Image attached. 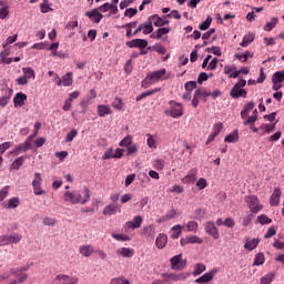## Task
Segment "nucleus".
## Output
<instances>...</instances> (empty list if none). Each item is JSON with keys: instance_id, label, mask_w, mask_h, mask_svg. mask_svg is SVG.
Instances as JSON below:
<instances>
[{"instance_id": "obj_56", "label": "nucleus", "mask_w": 284, "mask_h": 284, "mask_svg": "<svg viewBox=\"0 0 284 284\" xmlns=\"http://www.w3.org/2000/svg\"><path fill=\"white\" fill-rule=\"evenodd\" d=\"M250 57L252 58L253 54L248 51H246L244 54H235V58L239 59V61H243V63H245Z\"/></svg>"}, {"instance_id": "obj_9", "label": "nucleus", "mask_w": 284, "mask_h": 284, "mask_svg": "<svg viewBox=\"0 0 284 284\" xmlns=\"http://www.w3.org/2000/svg\"><path fill=\"white\" fill-rule=\"evenodd\" d=\"M10 272H11V274H16L18 276V278H13L12 281H10L9 284H21L28 280V274H26V272H23L22 267H20L19 270L17 267H12L10 270Z\"/></svg>"}, {"instance_id": "obj_38", "label": "nucleus", "mask_w": 284, "mask_h": 284, "mask_svg": "<svg viewBox=\"0 0 284 284\" xmlns=\"http://www.w3.org/2000/svg\"><path fill=\"white\" fill-rule=\"evenodd\" d=\"M205 270L206 265H204V263H195L193 276H199L200 274H202V272H205Z\"/></svg>"}, {"instance_id": "obj_36", "label": "nucleus", "mask_w": 284, "mask_h": 284, "mask_svg": "<svg viewBox=\"0 0 284 284\" xmlns=\"http://www.w3.org/2000/svg\"><path fill=\"white\" fill-rule=\"evenodd\" d=\"M254 39V34H245V37H243L241 48H247L248 45H251V43H253Z\"/></svg>"}, {"instance_id": "obj_21", "label": "nucleus", "mask_w": 284, "mask_h": 284, "mask_svg": "<svg viewBox=\"0 0 284 284\" xmlns=\"http://www.w3.org/2000/svg\"><path fill=\"white\" fill-rule=\"evenodd\" d=\"M28 97L23 92H18L13 98L14 108H22L26 104Z\"/></svg>"}, {"instance_id": "obj_12", "label": "nucleus", "mask_w": 284, "mask_h": 284, "mask_svg": "<svg viewBox=\"0 0 284 284\" xmlns=\"http://www.w3.org/2000/svg\"><path fill=\"white\" fill-rule=\"evenodd\" d=\"M216 272H219V270L214 267L210 272H205V274H202V276H199V278H195V282L207 284L210 281H212V278H214Z\"/></svg>"}, {"instance_id": "obj_58", "label": "nucleus", "mask_w": 284, "mask_h": 284, "mask_svg": "<svg viewBox=\"0 0 284 284\" xmlns=\"http://www.w3.org/2000/svg\"><path fill=\"white\" fill-rule=\"evenodd\" d=\"M113 108L115 110H123V101L122 99H120L119 97L114 99L113 103H112Z\"/></svg>"}, {"instance_id": "obj_43", "label": "nucleus", "mask_w": 284, "mask_h": 284, "mask_svg": "<svg viewBox=\"0 0 284 284\" xmlns=\"http://www.w3.org/2000/svg\"><path fill=\"white\" fill-rule=\"evenodd\" d=\"M19 205H20L19 196H13L12 199H9V203L7 207H9L10 210H14L16 207H19Z\"/></svg>"}, {"instance_id": "obj_53", "label": "nucleus", "mask_w": 284, "mask_h": 284, "mask_svg": "<svg viewBox=\"0 0 284 284\" xmlns=\"http://www.w3.org/2000/svg\"><path fill=\"white\" fill-rule=\"evenodd\" d=\"M196 88H197L196 81H187V83H185V90H189L190 97H192V92H193V90H195Z\"/></svg>"}, {"instance_id": "obj_57", "label": "nucleus", "mask_w": 284, "mask_h": 284, "mask_svg": "<svg viewBox=\"0 0 284 284\" xmlns=\"http://www.w3.org/2000/svg\"><path fill=\"white\" fill-rule=\"evenodd\" d=\"M222 130H223V123H215L213 125L214 139H216V136H219V134H221Z\"/></svg>"}, {"instance_id": "obj_54", "label": "nucleus", "mask_w": 284, "mask_h": 284, "mask_svg": "<svg viewBox=\"0 0 284 284\" xmlns=\"http://www.w3.org/2000/svg\"><path fill=\"white\" fill-rule=\"evenodd\" d=\"M75 136H78V130H71L65 136V142L71 143Z\"/></svg>"}, {"instance_id": "obj_51", "label": "nucleus", "mask_w": 284, "mask_h": 284, "mask_svg": "<svg viewBox=\"0 0 284 284\" xmlns=\"http://www.w3.org/2000/svg\"><path fill=\"white\" fill-rule=\"evenodd\" d=\"M257 221L262 225L272 223V219H270V216H267V214H260V216H257Z\"/></svg>"}, {"instance_id": "obj_62", "label": "nucleus", "mask_w": 284, "mask_h": 284, "mask_svg": "<svg viewBox=\"0 0 284 284\" xmlns=\"http://www.w3.org/2000/svg\"><path fill=\"white\" fill-rule=\"evenodd\" d=\"M32 142H33V136L32 134L28 136L24 141V152H28V150H31L32 148Z\"/></svg>"}, {"instance_id": "obj_32", "label": "nucleus", "mask_w": 284, "mask_h": 284, "mask_svg": "<svg viewBox=\"0 0 284 284\" xmlns=\"http://www.w3.org/2000/svg\"><path fill=\"white\" fill-rule=\"evenodd\" d=\"M98 114L99 116H106L108 114H112V109L110 105H98Z\"/></svg>"}, {"instance_id": "obj_29", "label": "nucleus", "mask_w": 284, "mask_h": 284, "mask_svg": "<svg viewBox=\"0 0 284 284\" xmlns=\"http://www.w3.org/2000/svg\"><path fill=\"white\" fill-rule=\"evenodd\" d=\"M170 32H171L170 28L160 27L156 33L151 34V39L161 40L162 37H164L165 34H170Z\"/></svg>"}, {"instance_id": "obj_28", "label": "nucleus", "mask_w": 284, "mask_h": 284, "mask_svg": "<svg viewBox=\"0 0 284 284\" xmlns=\"http://www.w3.org/2000/svg\"><path fill=\"white\" fill-rule=\"evenodd\" d=\"M153 20L155 28H164V26H169L170 23V20H164V18H161V16H158V13H154Z\"/></svg>"}, {"instance_id": "obj_3", "label": "nucleus", "mask_w": 284, "mask_h": 284, "mask_svg": "<svg viewBox=\"0 0 284 284\" xmlns=\"http://www.w3.org/2000/svg\"><path fill=\"white\" fill-rule=\"evenodd\" d=\"M189 274L185 272H180L178 273H169L164 272L162 274L163 278H155V281L152 282V284H166L170 283L171 281H183L184 278H187Z\"/></svg>"}, {"instance_id": "obj_35", "label": "nucleus", "mask_w": 284, "mask_h": 284, "mask_svg": "<svg viewBox=\"0 0 284 284\" xmlns=\"http://www.w3.org/2000/svg\"><path fill=\"white\" fill-rule=\"evenodd\" d=\"M258 243H260V239H252L250 241H246L244 247H245V250L252 251L257 247Z\"/></svg>"}, {"instance_id": "obj_25", "label": "nucleus", "mask_w": 284, "mask_h": 284, "mask_svg": "<svg viewBox=\"0 0 284 284\" xmlns=\"http://www.w3.org/2000/svg\"><path fill=\"white\" fill-rule=\"evenodd\" d=\"M281 196H282V190H280V187H275V190L273 191V194L270 199V204L271 205H280Z\"/></svg>"}, {"instance_id": "obj_34", "label": "nucleus", "mask_w": 284, "mask_h": 284, "mask_svg": "<svg viewBox=\"0 0 284 284\" xmlns=\"http://www.w3.org/2000/svg\"><path fill=\"white\" fill-rule=\"evenodd\" d=\"M171 237L172 239H179L183 232V227L182 225H173V227L171 229Z\"/></svg>"}, {"instance_id": "obj_8", "label": "nucleus", "mask_w": 284, "mask_h": 284, "mask_svg": "<svg viewBox=\"0 0 284 284\" xmlns=\"http://www.w3.org/2000/svg\"><path fill=\"white\" fill-rule=\"evenodd\" d=\"M172 270H183L186 266V261L183 260V254H175L170 258Z\"/></svg>"}, {"instance_id": "obj_17", "label": "nucleus", "mask_w": 284, "mask_h": 284, "mask_svg": "<svg viewBox=\"0 0 284 284\" xmlns=\"http://www.w3.org/2000/svg\"><path fill=\"white\" fill-rule=\"evenodd\" d=\"M85 17L94 21V23H100L103 19V13L99 9H92L91 11H85Z\"/></svg>"}, {"instance_id": "obj_33", "label": "nucleus", "mask_w": 284, "mask_h": 284, "mask_svg": "<svg viewBox=\"0 0 284 284\" xmlns=\"http://www.w3.org/2000/svg\"><path fill=\"white\" fill-rule=\"evenodd\" d=\"M278 23V18H276V16H274L271 19V22H266V26L264 27L265 32H272V30H274V28H276Z\"/></svg>"}, {"instance_id": "obj_48", "label": "nucleus", "mask_w": 284, "mask_h": 284, "mask_svg": "<svg viewBox=\"0 0 284 284\" xmlns=\"http://www.w3.org/2000/svg\"><path fill=\"white\" fill-rule=\"evenodd\" d=\"M143 234H145L146 236H154L155 234L154 225H144Z\"/></svg>"}, {"instance_id": "obj_5", "label": "nucleus", "mask_w": 284, "mask_h": 284, "mask_svg": "<svg viewBox=\"0 0 284 284\" xmlns=\"http://www.w3.org/2000/svg\"><path fill=\"white\" fill-rule=\"evenodd\" d=\"M245 202L247 203L248 209L251 210V214H253V219L254 214H257V212H261V210H263V205L255 195L245 196Z\"/></svg>"}, {"instance_id": "obj_2", "label": "nucleus", "mask_w": 284, "mask_h": 284, "mask_svg": "<svg viewBox=\"0 0 284 284\" xmlns=\"http://www.w3.org/2000/svg\"><path fill=\"white\" fill-rule=\"evenodd\" d=\"M165 74V68L156 70L155 72H150V74L145 77L144 81H142V88H150L153 82L164 81L166 79Z\"/></svg>"}, {"instance_id": "obj_11", "label": "nucleus", "mask_w": 284, "mask_h": 284, "mask_svg": "<svg viewBox=\"0 0 284 284\" xmlns=\"http://www.w3.org/2000/svg\"><path fill=\"white\" fill-rule=\"evenodd\" d=\"M204 230L210 236H213V239H220L221 234L219 232V227H216L214 221H206L204 224Z\"/></svg>"}, {"instance_id": "obj_42", "label": "nucleus", "mask_w": 284, "mask_h": 284, "mask_svg": "<svg viewBox=\"0 0 284 284\" xmlns=\"http://www.w3.org/2000/svg\"><path fill=\"white\" fill-rule=\"evenodd\" d=\"M148 50H153L154 52H158V54H166V48H164V45L161 43H155V45L148 48Z\"/></svg>"}, {"instance_id": "obj_27", "label": "nucleus", "mask_w": 284, "mask_h": 284, "mask_svg": "<svg viewBox=\"0 0 284 284\" xmlns=\"http://www.w3.org/2000/svg\"><path fill=\"white\" fill-rule=\"evenodd\" d=\"M176 216H179L178 210H169L166 214L159 219V223H164L165 221H170L171 219H176Z\"/></svg>"}, {"instance_id": "obj_44", "label": "nucleus", "mask_w": 284, "mask_h": 284, "mask_svg": "<svg viewBox=\"0 0 284 284\" xmlns=\"http://www.w3.org/2000/svg\"><path fill=\"white\" fill-rule=\"evenodd\" d=\"M26 159H27V156H18V159H16V161H13L11 168L13 170H19L21 168V165H23Z\"/></svg>"}, {"instance_id": "obj_52", "label": "nucleus", "mask_w": 284, "mask_h": 284, "mask_svg": "<svg viewBox=\"0 0 284 284\" xmlns=\"http://www.w3.org/2000/svg\"><path fill=\"white\" fill-rule=\"evenodd\" d=\"M110 284H130V281L123 276H118L116 278H111Z\"/></svg>"}, {"instance_id": "obj_31", "label": "nucleus", "mask_w": 284, "mask_h": 284, "mask_svg": "<svg viewBox=\"0 0 284 284\" xmlns=\"http://www.w3.org/2000/svg\"><path fill=\"white\" fill-rule=\"evenodd\" d=\"M156 92H161V88H155L154 90H146V92H142L139 97H136L135 101H142V99H146V97H152L156 94Z\"/></svg>"}, {"instance_id": "obj_63", "label": "nucleus", "mask_w": 284, "mask_h": 284, "mask_svg": "<svg viewBox=\"0 0 284 284\" xmlns=\"http://www.w3.org/2000/svg\"><path fill=\"white\" fill-rule=\"evenodd\" d=\"M11 243V234H3L0 240V245H10Z\"/></svg>"}, {"instance_id": "obj_15", "label": "nucleus", "mask_w": 284, "mask_h": 284, "mask_svg": "<svg viewBox=\"0 0 284 284\" xmlns=\"http://www.w3.org/2000/svg\"><path fill=\"white\" fill-rule=\"evenodd\" d=\"M153 23H155L153 16H149L146 22H142L143 34H151V39H152V32L154 30Z\"/></svg>"}, {"instance_id": "obj_55", "label": "nucleus", "mask_w": 284, "mask_h": 284, "mask_svg": "<svg viewBox=\"0 0 284 284\" xmlns=\"http://www.w3.org/2000/svg\"><path fill=\"white\" fill-rule=\"evenodd\" d=\"M148 139H146V144L149 148L151 149H155L156 148V141L154 139V136L152 134H146Z\"/></svg>"}, {"instance_id": "obj_23", "label": "nucleus", "mask_w": 284, "mask_h": 284, "mask_svg": "<svg viewBox=\"0 0 284 284\" xmlns=\"http://www.w3.org/2000/svg\"><path fill=\"white\" fill-rule=\"evenodd\" d=\"M224 74H227L230 79H239L240 72L236 70V65H225Z\"/></svg>"}, {"instance_id": "obj_22", "label": "nucleus", "mask_w": 284, "mask_h": 284, "mask_svg": "<svg viewBox=\"0 0 284 284\" xmlns=\"http://www.w3.org/2000/svg\"><path fill=\"white\" fill-rule=\"evenodd\" d=\"M10 50L8 48H3L2 52H0V63L10 65L13 62V59H10Z\"/></svg>"}, {"instance_id": "obj_47", "label": "nucleus", "mask_w": 284, "mask_h": 284, "mask_svg": "<svg viewBox=\"0 0 284 284\" xmlns=\"http://www.w3.org/2000/svg\"><path fill=\"white\" fill-rule=\"evenodd\" d=\"M21 152H26V141L23 143H19V145H17L14 150L11 151V154L18 156V154H20Z\"/></svg>"}, {"instance_id": "obj_64", "label": "nucleus", "mask_w": 284, "mask_h": 284, "mask_svg": "<svg viewBox=\"0 0 284 284\" xmlns=\"http://www.w3.org/2000/svg\"><path fill=\"white\" fill-rule=\"evenodd\" d=\"M207 52H212L215 57H222L221 48L213 45L212 48H207Z\"/></svg>"}, {"instance_id": "obj_49", "label": "nucleus", "mask_w": 284, "mask_h": 284, "mask_svg": "<svg viewBox=\"0 0 284 284\" xmlns=\"http://www.w3.org/2000/svg\"><path fill=\"white\" fill-rule=\"evenodd\" d=\"M187 232H197L199 230V223L197 221H189L186 224Z\"/></svg>"}, {"instance_id": "obj_60", "label": "nucleus", "mask_w": 284, "mask_h": 284, "mask_svg": "<svg viewBox=\"0 0 284 284\" xmlns=\"http://www.w3.org/2000/svg\"><path fill=\"white\" fill-rule=\"evenodd\" d=\"M113 239H115L116 241H131V236H129L128 234H112Z\"/></svg>"}, {"instance_id": "obj_46", "label": "nucleus", "mask_w": 284, "mask_h": 284, "mask_svg": "<svg viewBox=\"0 0 284 284\" xmlns=\"http://www.w3.org/2000/svg\"><path fill=\"white\" fill-rule=\"evenodd\" d=\"M132 143V136L128 135L124 136V139H122V141H120V146L121 148H126V152H129V148Z\"/></svg>"}, {"instance_id": "obj_24", "label": "nucleus", "mask_w": 284, "mask_h": 284, "mask_svg": "<svg viewBox=\"0 0 284 284\" xmlns=\"http://www.w3.org/2000/svg\"><path fill=\"white\" fill-rule=\"evenodd\" d=\"M116 254L131 258L134 256L135 250L133 247H118Z\"/></svg>"}, {"instance_id": "obj_41", "label": "nucleus", "mask_w": 284, "mask_h": 284, "mask_svg": "<svg viewBox=\"0 0 284 284\" xmlns=\"http://www.w3.org/2000/svg\"><path fill=\"white\" fill-rule=\"evenodd\" d=\"M263 263H265V254L264 252H258L255 254L253 265H263Z\"/></svg>"}, {"instance_id": "obj_1", "label": "nucleus", "mask_w": 284, "mask_h": 284, "mask_svg": "<svg viewBox=\"0 0 284 284\" xmlns=\"http://www.w3.org/2000/svg\"><path fill=\"white\" fill-rule=\"evenodd\" d=\"M90 199H91V192L89 187H83L82 194L78 191H74V192L67 191L64 193V201H69L73 205L78 203H81L82 205H84L85 203H88V201H90Z\"/></svg>"}, {"instance_id": "obj_26", "label": "nucleus", "mask_w": 284, "mask_h": 284, "mask_svg": "<svg viewBox=\"0 0 284 284\" xmlns=\"http://www.w3.org/2000/svg\"><path fill=\"white\" fill-rule=\"evenodd\" d=\"M12 95H13L12 90H6L4 97H0V108H7V105H9L12 99Z\"/></svg>"}, {"instance_id": "obj_7", "label": "nucleus", "mask_w": 284, "mask_h": 284, "mask_svg": "<svg viewBox=\"0 0 284 284\" xmlns=\"http://www.w3.org/2000/svg\"><path fill=\"white\" fill-rule=\"evenodd\" d=\"M171 109L165 111V114H169L173 119H179L183 116V108L181 103H176L175 101H170Z\"/></svg>"}, {"instance_id": "obj_19", "label": "nucleus", "mask_w": 284, "mask_h": 284, "mask_svg": "<svg viewBox=\"0 0 284 284\" xmlns=\"http://www.w3.org/2000/svg\"><path fill=\"white\" fill-rule=\"evenodd\" d=\"M169 241L168 234L160 233L155 239V245L159 247V250H163L166 247Z\"/></svg>"}, {"instance_id": "obj_20", "label": "nucleus", "mask_w": 284, "mask_h": 284, "mask_svg": "<svg viewBox=\"0 0 284 284\" xmlns=\"http://www.w3.org/2000/svg\"><path fill=\"white\" fill-rule=\"evenodd\" d=\"M79 252H80V254H82V256L88 257V256H92V254H94L95 248L90 243H87L85 245H80Z\"/></svg>"}, {"instance_id": "obj_61", "label": "nucleus", "mask_w": 284, "mask_h": 284, "mask_svg": "<svg viewBox=\"0 0 284 284\" xmlns=\"http://www.w3.org/2000/svg\"><path fill=\"white\" fill-rule=\"evenodd\" d=\"M192 105H193V108H197V105H200V89L195 90V92H194Z\"/></svg>"}, {"instance_id": "obj_30", "label": "nucleus", "mask_w": 284, "mask_h": 284, "mask_svg": "<svg viewBox=\"0 0 284 284\" xmlns=\"http://www.w3.org/2000/svg\"><path fill=\"white\" fill-rule=\"evenodd\" d=\"M59 84L63 85L64 88H69L70 85L73 84V79H72V72H68L62 77L61 81H59Z\"/></svg>"}, {"instance_id": "obj_4", "label": "nucleus", "mask_w": 284, "mask_h": 284, "mask_svg": "<svg viewBox=\"0 0 284 284\" xmlns=\"http://www.w3.org/2000/svg\"><path fill=\"white\" fill-rule=\"evenodd\" d=\"M246 85V80L245 79H240L237 83H235L234 88L231 89L230 97L232 99H246L247 97V91L244 90Z\"/></svg>"}, {"instance_id": "obj_18", "label": "nucleus", "mask_w": 284, "mask_h": 284, "mask_svg": "<svg viewBox=\"0 0 284 284\" xmlns=\"http://www.w3.org/2000/svg\"><path fill=\"white\" fill-rule=\"evenodd\" d=\"M118 212H121V207H119L118 203H109V205H105L103 210V214L105 216H112L113 214H116Z\"/></svg>"}, {"instance_id": "obj_37", "label": "nucleus", "mask_w": 284, "mask_h": 284, "mask_svg": "<svg viewBox=\"0 0 284 284\" xmlns=\"http://www.w3.org/2000/svg\"><path fill=\"white\" fill-rule=\"evenodd\" d=\"M22 73L26 75L27 83H29L30 79H36V72L32 68H22Z\"/></svg>"}, {"instance_id": "obj_50", "label": "nucleus", "mask_w": 284, "mask_h": 284, "mask_svg": "<svg viewBox=\"0 0 284 284\" xmlns=\"http://www.w3.org/2000/svg\"><path fill=\"white\" fill-rule=\"evenodd\" d=\"M135 14H138L136 7H129L124 11V17H129V19H132V17H135Z\"/></svg>"}, {"instance_id": "obj_59", "label": "nucleus", "mask_w": 284, "mask_h": 284, "mask_svg": "<svg viewBox=\"0 0 284 284\" xmlns=\"http://www.w3.org/2000/svg\"><path fill=\"white\" fill-rule=\"evenodd\" d=\"M272 81H278V83H283L284 81V71L282 72H275V74H273Z\"/></svg>"}, {"instance_id": "obj_45", "label": "nucleus", "mask_w": 284, "mask_h": 284, "mask_svg": "<svg viewBox=\"0 0 284 284\" xmlns=\"http://www.w3.org/2000/svg\"><path fill=\"white\" fill-rule=\"evenodd\" d=\"M224 141L226 143H235L236 141H239V131L232 132L231 134L225 136Z\"/></svg>"}, {"instance_id": "obj_39", "label": "nucleus", "mask_w": 284, "mask_h": 284, "mask_svg": "<svg viewBox=\"0 0 284 284\" xmlns=\"http://www.w3.org/2000/svg\"><path fill=\"white\" fill-rule=\"evenodd\" d=\"M213 18L212 16H207L204 22H201L199 29L202 31L209 30L210 26H212Z\"/></svg>"}, {"instance_id": "obj_6", "label": "nucleus", "mask_w": 284, "mask_h": 284, "mask_svg": "<svg viewBox=\"0 0 284 284\" xmlns=\"http://www.w3.org/2000/svg\"><path fill=\"white\" fill-rule=\"evenodd\" d=\"M42 182L43 179L41 176L40 172H36L33 181H32V187H33V193L39 196L41 194H45V190L42 187Z\"/></svg>"}, {"instance_id": "obj_16", "label": "nucleus", "mask_w": 284, "mask_h": 284, "mask_svg": "<svg viewBox=\"0 0 284 284\" xmlns=\"http://www.w3.org/2000/svg\"><path fill=\"white\" fill-rule=\"evenodd\" d=\"M142 223H143V216L138 215L133 217V221H126L124 227L125 230H135L141 227Z\"/></svg>"}, {"instance_id": "obj_40", "label": "nucleus", "mask_w": 284, "mask_h": 284, "mask_svg": "<svg viewBox=\"0 0 284 284\" xmlns=\"http://www.w3.org/2000/svg\"><path fill=\"white\" fill-rule=\"evenodd\" d=\"M274 272H268L264 276L261 277V284H271L274 281Z\"/></svg>"}, {"instance_id": "obj_10", "label": "nucleus", "mask_w": 284, "mask_h": 284, "mask_svg": "<svg viewBox=\"0 0 284 284\" xmlns=\"http://www.w3.org/2000/svg\"><path fill=\"white\" fill-rule=\"evenodd\" d=\"M78 281L77 276H69L68 274H58L54 278L55 284H77Z\"/></svg>"}, {"instance_id": "obj_14", "label": "nucleus", "mask_w": 284, "mask_h": 284, "mask_svg": "<svg viewBox=\"0 0 284 284\" xmlns=\"http://www.w3.org/2000/svg\"><path fill=\"white\" fill-rule=\"evenodd\" d=\"M197 175H199L197 168H192V170H190L187 174L183 176L182 183H185V184L195 183Z\"/></svg>"}, {"instance_id": "obj_13", "label": "nucleus", "mask_w": 284, "mask_h": 284, "mask_svg": "<svg viewBox=\"0 0 284 284\" xmlns=\"http://www.w3.org/2000/svg\"><path fill=\"white\" fill-rule=\"evenodd\" d=\"M148 45L149 41H146L145 39H133L132 41L126 42L128 48H139L140 52L141 50H143V48H148Z\"/></svg>"}]
</instances>
